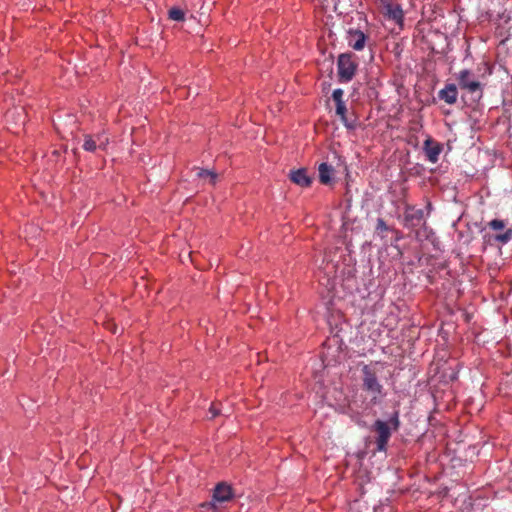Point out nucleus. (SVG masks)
I'll return each mask as SVG.
<instances>
[{
    "label": "nucleus",
    "instance_id": "nucleus-16",
    "mask_svg": "<svg viewBox=\"0 0 512 512\" xmlns=\"http://www.w3.org/2000/svg\"><path fill=\"white\" fill-rule=\"evenodd\" d=\"M83 148L87 152H94L96 150V148H98V146L96 144V140L94 139L93 136L88 135V134H86L84 136Z\"/></svg>",
    "mask_w": 512,
    "mask_h": 512
},
{
    "label": "nucleus",
    "instance_id": "nucleus-10",
    "mask_svg": "<svg viewBox=\"0 0 512 512\" xmlns=\"http://www.w3.org/2000/svg\"><path fill=\"white\" fill-rule=\"evenodd\" d=\"M438 98L452 105L457 99V89L455 84H448L441 91L438 92Z\"/></svg>",
    "mask_w": 512,
    "mask_h": 512
},
{
    "label": "nucleus",
    "instance_id": "nucleus-9",
    "mask_svg": "<svg viewBox=\"0 0 512 512\" xmlns=\"http://www.w3.org/2000/svg\"><path fill=\"white\" fill-rule=\"evenodd\" d=\"M289 179L294 184L300 185L302 187H308L312 184V178L307 175V171L305 169L290 171Z\"/></svg>",
    "mask_w": 512,
    "mask_h": 512
},
{
    "label": "nucleus",
    "instance_id": "nucleus-8",
    "mask_svg": "<svg viewBox=\"0 0 512 512\" xmlns=\"http://www.w3.org/2000/svg\"><path fill=\"white\" fill-rule=\"evenodd\" d=\"M424 151L428 161L437 163L438 156L442 152V145L437 143L434 139L428 138L424 142Z\"/></svg>",
    "mask_w": 512,
    "mask_h": 512
},
{
    "label": "nucleus",
    "instance_id": "nucleus-14",
    "mask_svg": "<svg viewBox=\"0 0 512 512\" xmlns=\"http://www.w3.org/2000/svg\"><path fill=\"white\" fill-rule=\"evenodd\" d=\"M196 175L199 179H209L210 184L216 183L217 174L214 171L197 168Z\"/></svg>",
    "mask_w": 512,
    "mask_h": 512
},
{
    "label": "nucleus",
    "instance_id": "nucleus-24",
    "mask_svg": "<svg viewBox=\"0 0 512 512\" xmlns=\"http://www.w3.org/2000/svg\"><path fill=\"white\" fill-rule=\"evenodd\" d=\"M379 1H380L381 3H383V4H385V5L389 4V0H379Z\"/></svg>",
    "mask_w": 512,
    "mask_h": 512
},
{
    "label": "nucleus",
    "instance_id": "nucleus-15",
    "mask_svg": "<svg viewBox=\"0 0 512 512\" xmlns=\"http://www.w3.org/2000/svg\"><path fill=\"white\" fill-rule=\"evenodd\" d=\"M168 17L170 20H173V21H184L185 13L179 7H172L168 11Z\"/></svg>",
    "mask_w": 512,
    "mask_h": 512
},
{
    "label": "nucleus",
    "instance_id": "nucleus-19",
    "mask_svg": "<svg viewBox=\"0 0 512 512\" xmlns=\"http://www.w3.org/2000/svg\"><path fill=\"white\" fill-rule=\"evenodd\" d=\"M506 224L503 220L493 219L488 223V227L494 231H500L505 228Z\"/></svg>",
    "mask_w": 512,
    "mask_h": 512
},
{
    "label": "nucleus",
    "instance_id": "nucleus-5",
    "mask_svg": "<svg viewBox=\"0 0 512 512\" xmlns=\"http://www.w3.org/2000/svg\"><path fill=\"white\" fill-rule=\"evenodd\" d=\"M347 43L355 50H362L366 43V35L359 29L350 28L346 36Z\"/></svg>",
    "mask_w": 512,
    "mask_h": 512
},
{
    "label": "nucleus",
    "instance_id": "nucleus-22",
    "mask_svg": "<svg viewBox=\"0 0 512 512\" xmlns=\"http://www.w3.org/2000/svg\"><path fill=\"white\" fill-rule=\"evenodd\" d=\"M348 410L352 412V414H350V417H352L357 424H360V416L354 412L353 405H350Z\"/></svg>",
    "mask_w": 512,
    "mask_h": 512
},
{
    "label": "nucleus",
    "instance_id": "nucleus-17",
    "mask_svg": "<svg viewBox=\"0 0 512 512\" xmlns=\"http://www.w3.org/2000/svg\"><path fill=\"white\" fill-rule=\"evenodd\" d=\"M495 240L503 245L510 242L512 240V228H508L505 232L495 235Z\"/></svg>",
    "mask_w": 512,
    "mask_h": 512
},
{
    "label": "nucleus",
    "instance_id": "nucleus-2",
    "mask_svg": "<svg viewBox=\"0 0 512 512\" xmlns=\"http://www.w3.org/2000/svg\"><path fill=\"white\" fill-rule=\"evenodd\" d=\"M399 426L400 420L398 411L394 412L387 422L380 419L374 422L373 431L376 433L375 443L377 451L384 452L386 450L392 431H398Z\"/></svg>",
    "mask_w": 512,
    "mask_h": 512
},
{
    "label": "nucleus",
    "instance_id": "nucleus-7",
    "mask_svg": "<svg viewBox=\"0 0 512 512\" xmlns=\"http://www.w3.org/2000/svg\"><path fill=\"white\" fill-rule=\"evenodd\" d=\"M424 220V210L421 208H414L408 206L404 211V222L406 225L415 227L419 226L421 221Z\"/></svg>",
    "mask_w": 512,
    "mask_h": 512
},
{
    "label": "nucleus",
    "instance_id": "nucleus-25",
    "mask_svg": "<svg viewBox=\"0 0 512 512\" xmlns=\"http://www.w3.org/2000/svg\"><path fill=\"white\" fill-rule=\"evenodd\" d=\"M488 74H491V69H490V67H488Z\"/></svg>",
    "mask_w": 512,
    "mask_h": 512
},
{
    "label": "nucleus",
    "instance_id": "nucleus-23",
    "mask_svg": "<svg viewBox=\"0 0 512 512\" xmlns=\"http://www.w3.org/2000/svg\"><path fill=\"white\" fill-rule=\"evenodd\" d=\"M209 413L211 414V418H214L220 414V410L217 409L216 405L213 404L210 406Z\"/></svg>",
    "mask_w": 512,
    "mask_h": 512
},
{
    "label": "nucleus",
    "instance_id": "nucleus-13",
    "mask_svg": "<svg viewBox=\"0 0 512 512\" xmlns=\"http://www.w3.org/2000/svg\"><path fill=\"white\" fill-rule=\"evenodd\" d=\"M388 15L391 19L396 22H400L403 19V11L399 6L393 7L390 3L386 5Z\"/></svg>",
    "mask_w": 512,
    "mask_h": 512
},
{
    "label": "nucleus",
    "instance_id": "nucleus-18",
    "mask_svg": "<svg viewBox=\"0 0 512 512\" xmlns=\"http://www.w3.org/2000/svg\"><path fill=\"white\" fill-rule=\"evenodd\" d=\"M94 139L96 140L98 148L102 150H104L106 146L109 144V138L105 136L104 133L95 135Z\"/></svg>",
    "mask_w": 512,
    "mask_h": 512
},
{
    "label": "nucleus",
    "instance_id": "nucleus-21",
    "mask_svg": "<svg viewBox=\"0 0 512 512\" xmlns=\"http://www.w3.org/2000/svg\"><path fill=\"white\" fill-rule=\"evenodd\" d=\"M350 54L343 53L338 56L337 64H352L350 62Z\"/></svg>",
    "mask_w": 512,
    "mask_h": 512
},
{
    "label": "nucleus",
    "instance_id": "nucleus-11",
    "mask_svg": "<svg viewBox=\"0 0 512 512\" xmlns=\"http://www.w3.org/2000/svg\"><path fill=\"white\" fill-rule=\"evenodd\" d=\"M319 180L322 185H330L332 182V176L334 173V169L331 165L326 162H322L319 165Z\"/></svg>",
    "mask_w": 512,
    "mask_h": 512
},
{
    "label": "nucleus",
    "instance_id": "nucleus-6",
    "mask_svg": "<svg viewBox=\"0 0 512 512\" xmlns=\"http://www.w3.org/2000/svg\"><path fill=\"white\" fill-rule=\"evenodd\" d=\"M233 488L225 482H220L214 489L213 499L218 503L228 502L233 498Z\"/></svg>",
    "mask_w": 512,
    "mask_h": 512
},
{
    "label": "nucleus",
    "instance_id": "nucleus-12",
    "mask_svg": "<svg viewBox=\"0 0 512 512\" xmlns=\"http://www.w3.org/2000/svg\"><path fill=\"white\" fill-rule=\"evenodd\" d=\"M339 82L346 83L353 79L356 73V66H339Z\"/></svg>",
    "mask_w": 512,
    "mask_h": 512
},
{
    "label": "nucleus",
    "instance_id": "nucleus-1",
    "mask_svg": "<svg viewBox=\"0 0 512 512\" xmlns=\"http://www.w3.org/2000/svg\"><path fill=\"white\" fill-rule=\"evenodd\" d=\"M377 363L364 365L362 369V389L367 395V402L365 403V410H370L376 404H379L384 397V387L378 379Z\"/></svg>",
    "mask_w": 512,
    "mask_h": 512
},
{
    "label": "nucleus",
    "instance_id": "nucleus-3",
    "mask_svg": "<svg viewBox=\"0 0 512 512\" xmlns=\"http://www.w3.org/2000/svg\"><path fill=\"white\" fill-rule=\"evenodd\" d=\"M343 91L338 88L332 92V100L336 103V114L340 117L341 123H343L346 128L354 129L356 124L354 121H349L347 117V107L345 101L342 99Z\"/></svg>",
    "mask_w": 512,
    "mask_h": 512
},
{
    "label": "nucleus",
    "instance_id": "nucleus-20",
    "mask_svg": "<svg viewBox=\"0 0 512 512\" xmlns=\"http://www.w3.org/2000/svg\"><path fill=\"white\" fill-rule=\"evenodd\" d=\"M389 226L385 223V221L382 218L377 219L376 223V232L377 233H384L389 231Z\"/></svg>",
    "mask_w": 512,
    "mask_h": 512
},
{
    "label": "nucleus",
    "instance_id": "nucleus-4",
    "mask_svg": "<svg viewBox=\"0 0 512 512\" xmlns=\"http://www.w3.org/2000/svg\"><path fill=\"white\" fill-rule=\"evenodd\" d=\"M459 85L462 89L468 90L470 93H479L481 96L480 83L478 80L472 78L471 73L468 69H464L460 72Z\"/></svg>",
    "mask_w": 512,
    "mask_h": 512
}]
</instances>
